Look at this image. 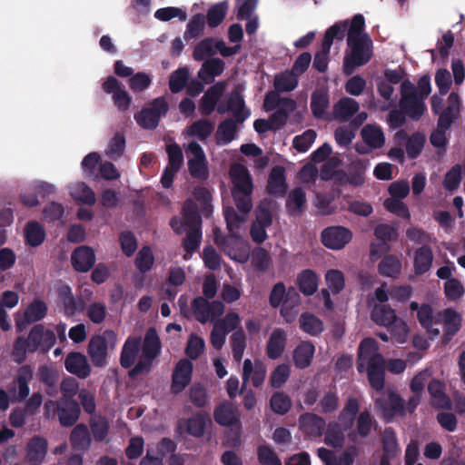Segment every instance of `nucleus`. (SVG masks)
Wrapping results in <instances>:
<instances>
[{"label": "nucleus", "instance_id": "1", "mask_svg": "<svg viewBox=\"0 0 465 465\" xmlns=\"http://www.w3.org/2000/svg\"><path fill=\"white\" fill-rule=\"evenodd\" d=\"M232 183V196L238 211L248 214L252 208V181L248 169L242 164H233L230 170Z\"/></svg>", "mask_w": 465, "mask_h": 465}, {"label": "nucleus", "instance_id": "2", "mask_svg": "<svg viewBox=\"0 0 465 465\" xmlns=\"http://www.w3.org/2000/svg\"><path fill=\"white\" fill-rule=\"evenodd\" d=\"M351 53L343 59V73L351 75L357 67L365 65L372 56V41L370 36L347 39Z\"/></svg>", "mask_w": 465, "mask_h": 465}, {"label": "nucleus", "instance_id": "3", "mask_svg": "<svg viewBox=\"0 0 465 465\" xmlns=\"http://www.w3.org/2000/svg\"><path fill=\"white\" fill-rule=\"evenodd\" d=\"M160 338L154 328H149L143 339L140 360L129 371V377L135 379L142 373L149 372L154 359L160 354Z\"/></svg>", "mask_w": 465, "mask_h": 465}, {"label": "nucleus", "instance_id": "4", "mask_svg": "<svg viewBox=\"0 0 465 465\" xmlns=\"http://www.w3.org/2000/svg\"><path fill=\"white\" fill-rule=\"evenodd\" d=\"M214 243L230 259L244 263L250 258V245L238 233L222 236L218 229L214 232Z\"/></svg>", "mask_w": 465, "mask_h": 465}, {"label": "nucleus", "instance_id": "5", "mask_svg": "<svg viewBox=\"0 0 465 465\" xmlns=\"http://www.w3.org/2000/svg\"><path fill=\"white\" fill-rule=\"evenodd\" d=\"M117 341V335L112 330H106L102 334L93 336L88 343L87 352L92 363L98 368L108 364V349H114Z\"/></svg>", "mask_w": 465, "mask_h": 465}, {"label": "nucleus", "instance_id": "6", "mask_svg": "<svg viewBox=\"0 0 465 465\" xmlns=\"http://www.w3.org/2000/svg\"><path fill=\"white\" fill-rule=\"evenodd\" d=\"M168 103L163 96L153 99L148 107L143 108L134 114L137 124L143 129L153 130L160 122V118L167 114Z\"/></svg>", "mask_w": 465, "mask_h": 465}, {"label": "nucleus", "instance_id": "7", "mask_svg": "<svg viewBox=\"0 0 465 465\" xmlns=\"http://www.w3.org/2000/svg\"><path fill=\"white\" fill-rule=\"evenodd\" d=\"M188 151L193 155L187 163L190 175L198 181H206L210 173L203 147L197 142L192 141L188 144Z\"/></svg>", "mask_w": 465, "mask_h": 465}, {"label": "nucleus", "instance_id": "8", "mask_svg": "<svg viewBox=\"0 0 465 465\" xmlns=\"http://www.w3.org/2000/svg\"><path fill=\"white\" fill-rule=\"evenodd\" d=\"M375 408L381 412L386 421H391L395 416L405 415L404 400L395 391H390L388 398L379 397L374 401Z\"/></svg>", "mask_w": 465, "mask_h": 465}, {"label": "nucleus", "instance_id": "9", "mask_svg": "<svg viewBox=\"0 0 465 465\" xmlns=\"http://www.w3.org/2000/svg\"><path fill=\"white\" fill-rule=\"evenodd\" d=\"M32 379L33 369L30 365L25 364L19 368L13 384L8 388L13 402H20L28 397L30 393L29 382Z\"/></svg>", "mask_w": 465, "mask_h": 465}, {"label": "nucleus", "instance_id": "10", "mask_svg": "<svg viewBox=\"0 0 465 465\" xmlns=\"http://www.w3.org/2000/svg\"><path fill=\"white\" fill-rule=\"evenodd\" d=\"M322 242L328 249L341 250L352 239V232L343 226H330L322 232Z\"/></svg>", "mask_w": 465, "mask_h": 465}, {"label": "nucleus", "instance_id": "11", "mask_svg": "<svg viewBox=\"0 0 465 465\" xmlns=\"http://www.w3.org/2000/svg\"><path fill=\"white\" fill-rule=\"evenodd\" d=\"M193 374V363L187 359L180 360L172 374L171 392L181 393L191 382Z\"/></svg>", "mask_w": 465, "mask_h": 465}, {"label": "nucleus", "instance_id": "12", "mask_svg": "<svg viewBox=\"0 0 465 465\" xmlns=\"http://www.w3.org/2000/svg\"><path fill=\"white\" fill-rule=\"evenodd\" d=\"M48 451V442L41 436L32 437L25 446L24 462L26 465H42Z\"/></svg>", "mask_w": 465, "mask_h": 465}, {"label": "nucleus", "instance_id": "13", "mask_svg": "<svg viewBox=\"0 0 465 465\" xmlns=\"http://www.w3.org/2000/svg\"><path fill=\"white\" fill-rule=\"evenodd\" d=\"M56 412L60 424L63 427H72L79 419L81 409L75 400H60L56 403Z\"/></svg>", "mask_w": 465, "mask_h": 465}, {"label": "nucleus", "instance_id": "14", "mask_svg": "<svg viewBox=\"0 0 465 465\" xmlns=\"http://www.w3.org/2000/svg\"><path fill=\"white\" fill-rule=\"evenodd\" d=\"M436 324H443L444 342H448L460 331L461 316L452 309H445L435 318Z\"/></svg>", "mask_w": 465, "mask_h": 465}, {"label": "nucleus", "instance_id": "15", "mask_svg": "<svg viewBox=\"0 0 465 465\" xmlns=\"http://www.w3.org/2000/svg\"><path fill=\"white\" fill-rule=\"evenodd\" d=\"M460 112V95L452 92L448 96V105L440 112L437 125L441 129H450L452 124L459 118Z\"/></svg>", "mask_w": 465, "mask_h": 465}, {"label": "nucleus", "instance_id": "16", "mask_svg": "<svg viewBox=\"0 0 465 465\" xmlns=\"http://www.w3.org/2000/svg\"><path fill=\"white\" fill-rule=\"evenodd\" d=\"M58 299L63 304L64 314L67 317L75 315L85 310L86 304L82 297H74L72 289L64 285L58 290Z\"/></svg>", "mask_w": 465, "mask_h": 465}, {"label": "nucleus", "instance_id": "17", "mask_svg": "<svg viewBox=\"0 0 465 465\" xmlns=\"http://www.w3.org/2000/svg\"><path fill=\"white\" fill-rule=\"evenodd\" d=\"M64 367L68 372L79 379H85L91 374V366L82 352H69L64 360Z\"/></svg>", "mask_w": 465, "mask_h": 465}, {"label": "nucleus", "instance_id": "18", "mask_svg": "<svg viewBox=\"0 0 465 465\" xmlns=\"http://www.w3.org/2000/svg\"><path fill=\"white\" fill-rule=\"evenodd\" d=\"M226 88V83L220 81L212 85L203 94L200 103V111L203 115H210L216 107Z\"/></svg>", "mask_w": 465, "mask_h": 465}, {"label": "nucleus", "instance_id": "19", "mask_svg": "<svg viewBox=\"0 0 465 465\" xmlns=\"http://www.w3.org/2000/svg\"><path fill=\"white\" fill-rule=\"evenodd\" d=\"M71 262L76 272H87L95 263V254L92 248L82 245L72 252Z\"/></svg>", "mask_w": 465, "mask_h": 465}, {"label": "nucleus", "instance_id": "20", "mask_svg": "<svg viewBox=\"0 0 465 465\" xmlns=\"http://www.w3.org/2000/svg\"><path fill=\"white\" fill-rule=\"evenodd\" d=\"M425 100L419 95H403L399 102V107L412 121H419L427 110Z\"/></svg>", "mask_w": 465, "mask_h": 465}, {"label": "nucleus", "instance_id": "21", "mask_svg": "<svg viewBox=\"0 0 465 465\" xmlns=\"http://www.w3.org/2000/svg\"><path fill=\"white\" fill-rule=\"evenodd\" d=\"M227 105L230 112L239 124L243 123L251 114V111L245 105V101L240 87L233 89L227 98Z\"/></svg>", "mask_w": 465, "mask_h": 465}, {"label": "nucleus", "instance_id": "22", "mask_svg": "<svg viewBox=\"0 0 465 465\" xmlns=\"http://www.w3.org/2000/svg\"><path fill=\"white\" fill-rule=\"evenodd\" d=\"M428 391L432 400V406L439 410H450L452 403L445 392V384L437 379H432L428 384Z\"/></svg>", "mask_w": 465, "mask_h": 465}, {"label": "nucleus", "instance_id": "23", "mask_svg": "<svg viewBox=\"0 0 465 465\" xmlns=\"http://www.w3.org/2000/svg\"><path fill=\"white\" fill-rule=\"evenodd\" d=\"M213 419L221 426L232 427L240 424L236 408L225 401L217 405L213 411Z\"/></svg>", "mask_w": 465, "mask_h": 465}, {"label": "nucleus", "instance_id": "24", "mask_svg": "<svg viewBox=\"0 0 465 465\" xmlns=\"http://www.w3.org/2000/svg\"><path fill=\"white\" fill-rule=\"evenodd\" d=\"M266 369L262 364H255L253 367L252 362L250 359H246L243 361L242 367V387L246 386L250 379L255 388L260 387L265 379ZM243 388L241 389L240 393H242Z\"/></svg>", "mask_w": 465, "mask_h": 465}, {"label": "nucleus", "instance_id": "25", "mask_svg": "<svg viewBox=\"0 0 465 465\" xmlns=\"http://www.w3.org/2000/svg\"><path fill=\"white\" fill-rule=\"evenodd\" d=\"M287 334L283 329L277 328L272 331L266 344V355L271 360L279 359L286 346Z\"/></svg>", "mask_w": 465, "mask_h": 465}, {"label": "nucleus", "instance_id": "26", "mask_svg": "<svg viewBox=\"0 0 465 465\" xmlns=\"http://www.w3.org/2000/svg\"><path fill=\"white\" fill-rule=\"evenodd\" d=\"M360 411V403L357 398L349 397L341 411L338 420L344 430H350L355 424Z\"/></svg>", "mask_w": 465, "mask_h": 465}, {"label": "nucleus", "instance_id": "27", "mask_svg": "<svg viewBox=\"0 0 465 465\" xmlns=\"http://www.w3.org/2000/svg\"><path fill=\"white\" fill-rule=\"evenodd\" d=\"M266 191L272 196H283L287 191L285 171L281 166L273 167L269 174Z\"/></svg>", "mask_w": 465, "mask_h": 465}, {"label": "nucleus", "instance_id": "28", "mask_svg": "<svg viewBox=\"0 0 465 465\" xmlns=\"http://www.w3.org/2000/svg\"><path fill=\"white\" fill-rule=\"evenodd\" d=\"M225 69V63L220 58H209L203 61L198 72V78L205 84H211L220 76Z\"/></svg>", "mask_w": 465, "mask_h": 465}, {"label": "nucleus", "instance_id": "29", "mask_svg": "<svg viewBox=\"0 0 465 465\" xmlns=\"http://www.w3.org/2000/svg\"><path fill=\"white\" fill-rule=\"evenodd\" d=\"M433 262V252L430 245H422L417 248L413 257V271L416 275H423L428 272Z\"/></svg>", "mask_w": 465, "mask_h": 465}, {"label": "nucleus", "instance_id": "30", "mask_svg": "<svg viewBox=\"0 0 465 465\" xmlns=\"http://www.w3.org/2000/svg\"><path fill=\"white\" fill-rule=\"evenodd\" d=\"M378 352V343L373 338L363 339L358 348V359L356 362L357 371L363 372L365 371L366 361L375 356H381Z\"/></svg>", "mask_w": 465, "mask_h": 465}, {"label": "nucleus", "instance_id": "31", "mask_svg": "<svg viewBox=\"0 0 465 465\" xmlns=\"http://www.w3.org/2000/svg\"><path fill=\"white\" fill-rule=\"evenodd\" d=\"M141 349V339L137 337H128L124 341L120 354V364L124 369L131 368L138 356Z\"/></svg>", "mask_w": 465, "mask_h": 465}, {"label": "nucleus", "instance_id": "32", "mask_svg": "<svg viewBox=\"0 0 465 465\" xmlns=\"http://www.w3.org/2000/svg\"><path fill=\"white\" fill-rule=\"evenodd\" d=\"M300 425L305 433L314 437L321 436L326 428L325 420L311 412L301 415Z\"/></svg>", "mask_w": 465, "mask_h": 465}, {"label": "nucleus", "instance_id": "33", "mask_svg": "<svg viewBox=\"0 0 465 465\" xmlns=\"http://www.w3.org/2000/svg\"><path fill=\"white\" fill-rule=\"evenodd\" d=\"M315 348L311 341H302L293 351L292 358L295 366L305 369L312 363Z\"/></svg>", "mask_w": 465, "mask_h": 465}, {"label": "nucleus", "instance_id": "34", "mask_svg": "<svg viewBox=\"0 0 465 465\" xmlns=\"http://www.w3.org/2000/svg\"><path fill=\"white\" fill-rule=\"evenodd\" d=\"M365 144L371 149H380L385 144V136L380 126L366 124L361 131Z\"/></svg>", "mask_w": 465, "mask_h": 465}, {"label": "nucleus", "instance_id": "35", "mask_svg": "<svg viewBox=\"0 0 465 465\" xmlns=\"http://www.w3.org/2000/svg\"><path fill=\"white\" fill-rule=\"evenodd\" d=\"M328 92L322 89H316L311 96V110L312 115L317 119H325L326 109L329 107Z\"/></svg>", "mask_w": 465, "mask_h": 465}, {"label": "nucleus", "instance_id": "36", "mask_svg": "<svg viewBox=\"0 0 465 465\" xmlns=\"http://www.w3.org/2000/svg\"><path fill=\"white\" fill-rule=\"evenodd\" d=\"M319 278L314 271L306 269L297 276L299 290L305 296L312 295L318 288Z\"/></svg>", "mask_w": 465, "mask_h": 465}, {"label": "nucleus", "instance_id": "37", "mask_svg": "<svg viewBox=\"0 0 465 465\" xmlns=\"http://www.w3.org/2000/svg\"><path fill=\"white\" fill-rule=\"evenodd\" d=\"M371 319L378 325L391 327L397 322V315L390 306L376 304L371 311Z\"/></svg>", "mask_w": 465, "mask_h": 465}, {"label": "nucleus", "instance_id": "38", "mask_svg": "<svg viewBox=\"0 0 465 465\" xmlns=\"http://www.w3.org/2000/svg\"><path fill=\"white\" fill-rule=\"evenodd\" d=\"M369 165V160L357 159L351 163L346 174V181L353 186H361L364 183L365 171Z\"/></svg>", "mask_w": 465, "mask_h": 465}, {"label": "nucleus", "instance_id": "39", "mask_svg": "<svg viewBox=\"0 0 465 465\" xmlns=\"http://www.w3.org/2000/svg\"><path fill=\"white\" fill-rule=\"evenodd\" d=\"M359 111V104L352 98L343 97L333 106L335 118L347 121Z\"/></svg>", "mask_w": 465, "mask_h": 465}, {"label": "nucleus", "instance_id": "40", "mask_svg": "<svg viewBox=\"0 0 465 465\" xmlns=\"http://www.w3.org/2000/svg\"><path fill=\"white\" fill-rule=\"evenodd\" d=\"M183 221L188 229H202V217L197 204L187 200L183 206Z\"/></svg>", "mask_w": 465, "mask_h": 465}, {"label": "nucleus", "instance_id": "41", "mask_svg": "<svg viewBox=\"0 0 465 465\" xmlns=\"http://www.w3.org/2000/svg\"><path fill=\"white\" fill-rule=\"evenodd\" d=\"M300 329L312 335L318 336L323 331L322 321L310 312H303L299 318Z\"/></svg>", "mask_w": 465, "mask_h": 465}, {"label": "nucleus", "instance_id": "42", "mask_svg": "<svg viewBox=\"0 0 465 465\" xmlns=\"http://www.w3.org/2000/svg\"><path fill=\"white\" fill-rule=\"evenodd\" d=\"M70 441L74 449L85 450L91 445V437L85 424H77L70 434Z\"/></svg>", "mask_w": 465, "mask_h": 465}, {"label": "nucleus", "instance_id": "43", "mask_svg": "<svg viewBox=\"0 0 465 465\" xmlns=\"http://www.w3.org/2000/svg\"><path fill=\"white\" fill-rule=\"evenodd\" d=\"M379 273L382 276L396 278L401 271V262L394 254L385 255L378 265Z\"/></svg>", "mask_w": 465, "mask_h": 465}, {"label": "nucleus", "instance_id": "44", "mask_svg": "<svg viewBox=\"0 0 465 465\" xmlns=\"http://www.w3.org/2000/svg\"><path fill=\"white\" fill-rule=\"evenodd\" d=\"M25 237L26 244L31 247H37L44 242L45 232L38 222L31 221L25 225Z\"/></svg>", "mask_w": 465, "mask_h": 465}, {"label": "nucleus", "instance_id": "45", "mask_svg": "<svg viewBox=\"0 0 465 465\" xmlns=\"http://www.w3.org/2000/svg\"><path fill=\"white\" fill-rule=\"evenodd\" d=\"M306 203L305 192L302 187H296L292 190L286 200V209L291 215L302 213Z\"/></svg>", "mask_w": 465, "mask_h": 465}, {"label": "nucleus", "instance_id": "46", "mask_svg": "<svg viewBox=\"0 0 465 465\" xmlns=\"http://www.w3.org/2000/svg\"><path fill=\"white\" fill-rule=\"evenodd\" d=\"M58 378V372L53 367L48 365L39 367L38 379L40 382L46 386V393L48 395L53 396L56 392Z\"/></svg>", "mask_w": 465, "mask_h": 465}, {"label": "nucleus", "instance_id": "47", "mask_svg": "<svg viewBox=\"0 0 465 465\" xmlns=\"http://www.w3.org/2000/svg\"><path fill=\"white\" fill-rule=\"evenodd\" d=\"M48 307L44 301L35 299L25 309L24 320L26 323H33L43 320L47 314Z\"/></svg>", "mask_w": 465, "mask_h": 465}, {"label": "nucleus", "instance_id": "48", "mask_svg": "<svg viewBox=\"0 0 465 465\" xmlns=\"http://www.w3.org/2000/svg\"><path fill=\"white\" fill-rule=\"evenodd\" d=\"M273 84L277 92H291L298 85V75L292 70H286L275 75Z\"/></svg>", "mask_w": 465, "mask_h": 465}, {"label": "nucleus", "instance_id": "49", "mask_svg": "<svg viewBox=\"0 0 465 465\" xmlns=\"http://www.w3.org/2000/svg\"><path fill=\"white\" fill-rule=\"evenodd\" d=\"M193 195L196 202L200 203L201 213L205 218H209L213 213L212 193L204 186H196L193 191Z\"/></svg>", "mask_w": 465, "mask_h": 465}, {"label": "nucleus", "instance_id": "50", "mask_svg": "<svg viewBox=\"0 0 465 465\" xmlns=\"http://www.w3.org/2000/svg\"><path fill=\"white\" fill-rule=\"evenodd\" d=\"M202 229H188L186 236L183 240L182 246L186 252L183 258L185 260L192 257V255L199 249L202 242Z\"/></svg>", "mask_w": 465, "mask_h": 465}, {"label": "nucleus", "instance_id": "51", "mask_svg": "<svg viewBox=\"0 0 465 465\" xmlns=\"http://www.w3.org/2000/svg\"><path fill=\"white\" fill-rule=\"evenodd\" d=\"M344 431L338 422H330L325 431V443L333 448L342 447L345 440Z\"/></svg>", "mask_w": 465, "mask_h": 465}, {"label": "nucleus", "instance_id": "52", "mask_svg": "<svg viewBox=\"0 0 465 465\" xmlns=\"http://www.w3.org/2000/svg\"><path fill=\"white\" fill-rule=\"evenodd\" d=\"M228 8L227 1H222L211 6L206 15L207 25L212 28L220 25L227 15Z\"/></svg>", "mask_w": 465, "mask_h": 465}, {"label": "nucleus", "instance_id": "53", "mask_svg": "<svg viewBox=\"0 0 465 465\" xmlns=\"http://www.w3.org/2000/svg\"><path fill=\"white\" fill-rule=\"evenodd\" d=\"M347 29V21L337 22L329 27L326 30L322 42L323 49L331 48L334 39L342 40Z\"/></svg>", "mask_w": 465, "mask_h": 465}, {"label": "nucleus", "instance_id": "54", "mask_svg": "<svg viewBox=\"0 0 465 465\" xmlns=\"http://www.w3.org/2000/svg\"><path fill=\"white\" fill-rule=\"evenodd\" d=\"M382 456L394 459L400 449L394 430L388 427L384 430L382 438Z\"/></svg>", "mask_w": 465, "mask_h": 465}, {"label": "nucleus", "instance_id": "55", "mask_svg": "<svg viewBox=\"0 0 465 465\" xmlns=\"http://www.w3.org/2000/svg\"><path fill=\"white\" fill-rule=\"evenodd\" d=\"M154 263V256L150 246H143L136 254L134 265L141 273L148 272Z\"/></svg>", "mask_w": 465, "mask_h": 465}, {"label": "nucleus", "instance_id": "56", "mask_svg": "<svg viewBox=\"0 0 465 465\" xmlns=\"http://www.w3.org/2000/svg\"><path fill=\"white\" fill-rule=\"evenodd\" d=\"M270 407L274 413L285 415L292 408V400L285 392L276 391L271 397Z\"/></svg>", "mask_w": 465, "mask_h": 465}, {"label": "nucleus", "instance_id": "57", "mask_svg": "<svg viewBox=\"0 0 465 465\" xmlns=\"http://www.w3.org/2000/svg\"><path fill=\"white\" fill-rule=\"evenodd\" d=\"M186 432L194 438H201L205 431L206 418L203 413L198 412L185 420Z\"/></svg>", "mask_w": 465, "mask_h": 465}, {"label": "nucleus", "instance_id": "58", "mask_svg": "<svg viewBox=\"0 0 465 465\" xmlns=\"http://www.w3.org/2000/svg\"><path fill=\"white\" fill-rule=\"evenodd\" d=\"M236 120L227 118L220 123L216 132V136L223 144L231 143L235 136L237 131Z\"/></svg>", "mask_w": 465, "mask_h": 465}, {"label": "nucleus", "instance_id": "59", "mask_svg": "<svg viewBox=\"0 0 465 465\" xmlns=\"http://www.w3.org/2000/svg\"><path fill=\"white\" fill-rule=\"evenodd\" d=\"M223 214L230 234L238 233L240 227L246 221V214L238 213L232 206L224 208Z\"/></svg>", "mask_w": 465, "mask_h": 465}, {"label": "nucleus", "instance_id": "60", "mask_svg": "<svg viewBox=\"0 0 465 465\" xmlns=\"http://www.w3.org/2000/svg\"><path fill=\"white\" fill-rule=\"evenodd\" d=\"M214 129L213 124L207 119H200L193 122L189 127V134L196 136L201 141H205Z\"/></svg>", "mask_w": 465, "mask_h": 465}, {"label": "nucleus", "instance_id": "61", "mask_svg": "<svg viewBox=\"0 0 465 465\" xmlns=\"http://www.w3.org/2000/svg\"><path fill=\"white\" fill-rule=\"evenodd\" d=\"M231 346L233 360L241 362L246 348V336L242 329L240 328L232 334Z\"/></svg>", "mask_w": 465, "mask_h": 465}, {"label": "nucleus", "instance_id": "62", "mask_svg": "<svg viewBox=\"0 0 465 465\" xmlns=\"http://www.w3.org/2000/svg\"><path fill=\"white\" fill-rule=\"evenodd\" d=\"M189 80V70L185 67L173 72L169 78V89L173 94H178L186 86Z\"/></svg>", "mask_w": 465, "mask_h": 465}, {"label": "nucleus", "instance_id": "63", "mask_svg": "<svg viewBox=\"0 0 465 465\" xmlns=\"http://www.w3.org/2000/svg\"><path fill=\"white\" fill-rule=\"evenodd\" d=\"M71 195L76 202L93 205L95 203V194L94 191L84 183H78L72 188Z\"/></svg>", "mask_w": 465, "mask_h": 465}, {"label": "nucleus", "instance_id": "64", "mask_svg": "<svg viewBox=\"0 0 465 465\" xmlns=\"http://www.w3.org/2000/svg\"><path fill=\"white\" fill-rule=\"evenodd\" d=\"M214 39L213 37H206L200 41L194 47L193 57L195 61H203L206 57H211L215 54Z\"/></svg>", "mask_w": 465, "mask_h": 465}]
</instances>
